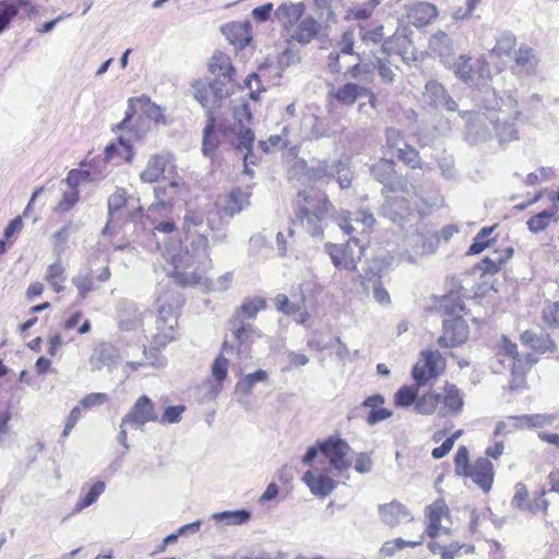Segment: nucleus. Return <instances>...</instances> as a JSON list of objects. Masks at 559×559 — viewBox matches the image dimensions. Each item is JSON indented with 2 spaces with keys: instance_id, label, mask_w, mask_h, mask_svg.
I'll return each instance as SVG.
<instances>
[{
  "instance_id": "nucleus-14",
  "label": "nucleus",
  "mask_w": 559,
  "mask_h": 559,
  "mask_svg": "<svg viewBox=\"0 0 559 559\" xmlns=\"http://www.w3.org/2000/svg\"><path fill=\"white\" fill-rule=\"evenodd\" d=\"M111 276L109 266H104L97 274L96 280L93 276V272L88 269H82L76 275L72 277V284L76 287L79 298L85 299L87 295L95 292L98 288L99 283L107 282Z\"/></svg>"
},
{
  "instance_id": "nucleus-13",
  "label": "nucleus",
  "mask_w": 559,
  "mask_h": 559,
  "mask_svg": "<svg viewBox=\"0 0 559 559\" xmlns=\"http://www.w3.org/2000/svg\"><path fill=\"white\" fill-rule=\"evenodd\" d=\"M158 415L150 397L142 395L136 400L131 411L122 418V425L130 424L134 428H142L146 423L157 421Z\"/></svg>"
},
{
  "instance_id": "nucleus-39",
  "label": "nucleus",
  "mask_w": 559,
  "mask_h": 559,
  "mask_svg": "<svg viewBox=\"0 0 559 559\" xmlns=\"http://www.w3.org/2000/svg\"><path fill=\"white\" fill-rule=\"evenodd\" d=\"M430 49L441 58L449 57L452 51V40L444 32H437L429 41Z\"/></svg>"
},
{
  "instance_id": "nucleus-27",
  "label": "nucleus",
  "mask_w": 559,
  "mask_h": 559,
  "mask_svg": "<svg viewBox=\"0 0 559 559\" xmlns=\"http://www.w3.org/2000/svg\"><path fill=\"white\" fill-rule=\"evenodd\" d=\"M335 222L347 235H350L354 231V227L352 222L356 224H361L364 229L371 227L376 219L369 211L360 210L354 214V217L349 216V213H341L334 217Z\"/></svg>"
},
{
  "instance_id": "nucleus-55",
  "label": "nucleus",
  "mask_w": 559,
  "mask_h": 559,
  "mask_svg": "<svg viewBox=\"0 0 559 559\" xmlns=\"http://www.w3.org/2000/svg\"><path fill=\"white\" fill-rule=\"evenodd\" d=\"M373 69L378 70V73L383 83L391 84L394 81L395 73L391 68V63L388 59L376 57L373 61Z\"/></svg>"
},
{
  "instance_id": "nucleus-4",
  "label": "nucleus",
  "mask_w": 559,
  "mask_h": 559,
  "mask_svg": "<svg viewBox=\"0 0 559 559\" xmlns=\"http://www.w3.org/2000/svg\"><path fill=\"white\" fill-rule=\"evenodd\" d=\"M441 307L453 318L443 320V334L438 338V344L441 347H455L468 337V326L461 317L465 311V305L451 293L444 297Z\"/></svg>"
},
{
  "instance_id": "nucleus-22",
  "label": "nucleus",
  "mask_w": 559,
  "mask_h": 559,
  "mask_svg": "<svg viewBox=\"0 0 559 559\" xmlns=\"http://www.w3.org/2000/svg\"><path fill=\"white\" fill-rule=\"evenodd\" d=\"M266 308V300L263 297H247L237 307L229 320L234 323L253 320L258 313Z\"/></svg>"
},
{
  "instance_id": "nucleus-12",
  "label": "nucleus",
  "mask_w": 559,
  "mask_h": 559,
  "mask_svg": "<svg viewBox=\"0 0 559 559\" xmlns=\"http://www.w3.org/2000/svg\"><path fill=\"white\" fill-rule=\"evenodd\" d=\"M128 110L126 111L123 120L117 124V130H123L128 127L133 115L136 110H141V112L154 122H165V117L163 114V109L151 102V98L146 95H141L140 97H131L128 100Z\"/></svg>"
},
{
  "instance_id": "nucleus-43",
  "label": "nucleus",
  "mask_w": 559,
  "mask_h": 559,
  "mask_svg": "<svg viewBox=\"0 0 559 559\" xmlns=\"http://www.w3.org/2000/svg\"><path fill=\"white\" fill-rule=\"evenodd\" d=\"M516 38L511 32H504L499 36L490 53L496 57L508 56L515 47Z\"/></svg>"
},
{
  "instance_id": "nucleus-53",
  "label": "nucleus",
  "mask_w": 559,
  "mask_h": 559,
  "mask_svg": "<svg viewBox=\"0 0 559 559\" xmlns=\"http://www.w3.org/2000/svg\"><path fill=\"white\" fill-rule=\"evenodd\" d=\"M455 474L459 476H467L471 469L469 454L466 447L461 445L454 456Z\"/></svg>"
},
{
  "instance_id": "nucleus-58",
  "label": "nucleus",
  "mask_w": 559,
  "mask_h": 559,
  "mask_svg": "<svg viewBox=\"0 0 559 559\" xmlns=\"http://www.w3.org/2000/svg\"><path fill=\"white\" fill-rule=\"evenodd\" d=\"M395 156L413 169L421 167L418 151L408 144Z\"/></svg>"
},
{
  "instance_id": "nucleus-59",
  "label": "nucleus",
  "mask_w": 559,
  "mask_h": 559,
  "mask_svg": "<svg viewBox=\"0 0 559 559\" xmlns=\"http://www.w3.org/2000/svg\"><path fill=\"white\" fill-rule=\"evenodd\" d=\"M186 411L185 405H175V406H167L162 415L160 418H158L157 421L159 424H176L181 420V416Z\"/></svg>"
},
{
  "instance_id": "nucleus-31",
  "label": "nucleus",
  "mask_w": 559,
  "mask_h": 559,
  "mask_svg": "<svg viewBox=\"0 0 559 559\" xmlns=\"http://www.w3.org/2000/svg\"><path fill=\"white\" fill-rule=\"evenodd\" d=\"M367 92V87L358 83L347 82L334 92V98L342 105L350 106L354 105L362 93Z\"/></svg>"
},
{
  "instance_id": "nucleus-57",
  "label": "nucleus",
  "mask_w": 559,
  "mask_h": 559,
  "mask_svg": "<svg viewBox=\"0 0 559 559\" xmlns=\"http://www.w3.org/2000/svg\"><path fill=\"white\" fill-rule=\"evenodd\" d=\"M79 201V191L76 189H67L62 193V199L56 205L57 213L70 211Z\"/></svg>"
},
{
  "instance_id": "nucleus-16",
  "label": "nucleus",
  "mask_w": 559,
  "mask_h": 559,
  "mask_svg": "<svg viewBox=\"0 0 559 559\" xmlns=\"http://www.w3.org/2000/svg\"><path fill=\"white\" fill-rule=\"evenodd\" d=\"M425 99L436 109L443 108L448 111H456L457 103L449 95L447 90L437 81H429L425 86Z\"/></svg>"
},
{
  "instance_id": "nucleus-45",
  "label": "nucleus",
  "mask_w": 559,
  "mask_h": 559,
  "mask_svg": "<svg viewBox=\"0 0 559 559\" xmlns=\"http://www.w3.org/2000/svg\"><path fill=\"white\" fill-rule=\"evenodd\" d=\"M385 143L388 151L393 155H397L407 145L402 132L396 128L385 130Z\"/></svg>"
},
{
  "instance_id": "nucleus-20",
  "label": "nucleus",
  "mask_w": 559,
  "mask_h": 559,
  "mask_svg": "<svg viewBox=\"0 0 559 559\" xmlns=\"http://www.w3.org/2000/svg\"><path fill=\"white\" fill-rule=\"evenodd\" d=\"M493 476V465L487 457L477 459L467 473V477H471L485 492L490 490Z\"/></svg>"
},
{
  "instance_id": "nucleus-33",
  "label": "nucleus",
  "mask_w": 559,
  "mask_h": 559,
  "mask_svg": "<svg viewBox=\"0 0 559 559\" xmlns=\"http://www.w3.org/2000/svg\"><path fill=\"white\" fill-rule=\"evenodd\" d=\"M437 15V7L427 1L416 3L409 11V17L416 26L429 24Z\"/></svg>"
},
{
  "instance_id": "nucleus-7",
  "label": "nucleus",
  "mask_w": 559,
  "mask_h": 559,
  "mask_svg": "<svg viewBox=\"0 0 559 559\" xmlns=\"http://www.w3.org/2000/svg\"><path fill=\"white\" fill-rule=\"evenodd\" d=\"M138 203V199L127 197L126 189L117 188L107 201L109 218L103 234L108 231L110 223L115 219H134L141 216L143 209Z\"/></svg>"
},
{
  "instance_id": "nucleus-6",
  "label": "nucleus",
  "mask_w": 559,
  "mask_h": 559,
  "mask_svg": "<svg viewBox=\"0 0 559 559\" xmlns=\"http://www.w3.org/2000/svg\"><path fill=\"white\" fill-rule=\"evenodd\" d=\"M193 88L195 99L206 109V114L212 112L214 115V111L221 108L222 100L233 93L234 84L214 79L207 83L197 82Z\"/></svg>"
},
{
  "instance_id": "nucleus-21",
  "label": "nucleus",
  "mask_w": 559,
  "mask_h": 559,
  "mask_svg": "<svg viewBox=\"0 0 559 559\" xmlns=\"http://www.w3.org/2000/svg\"><path fill=\"white\" fill-rule=\"evenodd\" d=\"M170 153H160L150 157L145 169L140 174L143 182L153 183L164 175L166 167L173 163Z\"/></svg>"
},
{
  "instance_id": "nucleus-29",
  "label": "nucleus",
  "mask_w": 559,
  "mask_h": 559,
  "mask_svg": "<svg viewBox=\"0 0 559 559\" xmlns=\"http://www.w3.org/2000/svg\"><path fill=\"white\" fill-rule=\"evenodd\" d=\"M411 46V39L406 34V28H397L392 35L386 36L382 44V52L390 56L404 55Z\"/></svg>"
},
{
  "instance_id": "nucleus-5",
  "label": "nucleus",
  "mask_w": 559,
  "mask_h": 559,
  "mask_svg": "<svg viewBox=\"0 0 559 559\" xmlns=\"http://www.w3.org/2000/svg\"><path fill=\"white\" fill-rule=\"evenodd\" d=\"M495 105H485L488 111H477L468 115L466 122V140L472 144L486 142L492 139L495 122L498 121L499 102L496 97V91L492 90Z\"/></svg>"
},
{
  "instance_id": "nucleus-47",
  "label": "nucleus",
  "mask_w": 559,
  "mask_h": 559,
  "mask_svg": "<svg viewBox=\"0 0 559 559\" xmlns=\"http://www.w3.org/2000/svg\"><path fill=\"white\" fill-rule=\"evenodd\" d=\"M267 379L266 371L260 369L252 373L245 376L236 385L238 391H241L243 394L249 395L251 393L252 388L258 382H263Z\"/></svg>"
},
{
  "instance_id": "nucleus-11",
  "label": "nucleus",
  "mask_w": 559,
  "mask_h": 559,
  "mask_svg": "<svg viewBox=\"0 0 559 559\" xmlns=\"http://www.w3.org/2000/svg\"><path fill=\"white\" fill-rule=\"evenodd\" d=\"M318 448L334 469L342 472L350 467L352 461L347 457L350 447L345 440L330 437L324 441H319Z\"/></svg>"
},
{
  "instance_id": "nucleus-30",
  "label": "nucleus",
  "mask_w": 559,
  "mask_h": 559,
  "mask_svg": "<svg viewBox=\"0 0 559 559\" xmlns=\"http://www.w3.org/2000/svg\"><path fill=\"white\" fill-rule=\"evenodd\" d=\"M250 197L249 191H243L240 188L233 189L222 212L229 217H234L250 205Z\"/></svg>"
},
{
  "instance_id": "nucleus-63",
  "label": "nucleus",
  "mask_w": 559,
  "mask_h": 559,
  "mask_svg": "<svg viewBox=\"0 0 559 559\" xmlns=\"http://www.w3.org/2000/svg\"><path fill=\"white\" fill-rule=\"evenodd\" d=\"M423 356V364H424V367L427 368L428 370V374L431 376V377H436L438 371H437V362L438 360L441 359V356L438 352H424L421 354Z\"/></svg>"
},
{
  "instance_id": "nucleus-3",
  "label": "nucleus",
  "mask_w": 559,
  "mask_h": 559,
  "mask_svg": "<svg viewBox=\"0 0 559 559\" xmlns=\"http://www.w3.org/2000/svg\"><path fill=\"white\" fill-rule=\"evenodd\" d=\"M156 305L157 317L152 338L157 347H165L175 338V329L178 325V309L182 305V298L177 292L169 290L157 298Z\"/></svg>"
},
{
  "instance_id": "nucleus-46",
  "label": "nucleus",
  "mask_w": 559,
  "mask_h": 559,
  "mask_svg": "<svg viewBox=\"0 0 559 559\" xmlns=\"http://www.w3.org/2000/svg\"><path fill=\"white\" fill-rule=\"evenodd\" d=\"M97 360L100 366H97L99 369L102 366H106L109 369L115 367L120 361V355L117 348L111 345H104L97 352Z\"/></svg>"
},
{
  "instance_id": "nucleus-15",
  "label": "nucleus",
  "mask_w": 559,
  "mask_h": 559,
  "mask_svg": "<svg viewBox=\"0 0 559 559\" xmlns=\"http://www.w3.org/2000/svg\"><path fill=\"white\" fill-rule=\"evenodd\" d=\"M228 329L233 335L235 342H237L238 355L247 354L251 343L255 338L262 337L261 331H259L250 322H237L234 323L231 320L228 321Z\"/></svg>"
},
{
  "instance_id": "nucleus-40",
  "label": "nucleus",
  "mask_w": 559,
  "mask_h": 559,
  "mask_svg": "<svg viewBox=\"0 0 559 559\" xmlns=\"http://www.w3.org/2000/svg\"><path fill=\"white\" fill-rule=\"evenodd\" d=\"M215 117L212 112L206 114V126L203 129L202 151L204 155H211L217 147V140L214 136Z\"/></svg>"
},
{
  "instance_id": "nucleus-56",
  "label": "nucleus",
  "mask_w": 559,
  "mask_h": 559,
  "mask_svg": "<svg viewBox=\"0 0 559 559\" xmlns=\"http://www.w3.org/2000/svg\"><path fill=\"white\" fill-rule=\"evenodd\" d=\"M543 321L551 329H559V302H547L543 309Z\"/></svg>"
},
{
  "instance_id": "nucleus-49",
  "label": "nucleus",
  "mask_w": 559,
  "mask_h": 559,
  "mask_svg": "<svg viewBox=\"0 0 559 559\" xmlns=\"http://www.w3.org/2000/svg\"><path fill=\"white\" fill-rule=\"evenodd\" d=\"M227 369L228 359L223 354H219L212 364V376L217 382L215 386L216 393L221 390V384L227 377Z\"/></svg>"
},
{
  "instance_id": "nucleus-48",
  "label": "nucleus",
  "mask_w": 559,
  "mask_h": 559,
  "mask_svg": "<svg viewBox=\"0 0 559 559\" xmlns=\"http://www.w3.org/2000/svg\"><path fill=\"white\" fill-rule=\"evenodd\" d=\"M254 141V133L250 128L239 129L235 146L237 150H246V154L243 156V162L247 164L248 156L251 154L252 145Z\"/></svg>"
},
{
  "instance_id": "nucleus-23",
  "label": "nucleus",
  "mask_w": 559,
  "mask_h": 559,
  "mask_svg": "<svg viewBox=\"0 0 559 559\" xmlns=\"http://www.w3.org/2000/svg\"><path fill=\"white\" fill-rule=\"evenodd\" d=\"M496 111L498 112V121L495 122L493 135L498 139L499 143L503 144L518 140L515 119L519 112H515L513 116H507L499 108Z\"/></svg>"
},
{
  "instance_id": "nucleus-60",
  "label": "nucleus",
  "mask_w": 559,
  "mask_h": 559,
  "mask_svg": "<svg viewBox=\"0 0 559 559\" xmlns=\"http://www.w3.org/2000/svg\"><path fill=\"white\" fill-rule=\"evenodd\" d=\"M360 38L361 40L369 45V44H378L385 40V34H384V26L378 25L373 29L365 31L364 28H360Z\"/></svg>"
},
{
  "instance_id": "nucleus-17",
  "label": "nucleus",
  "mask_w": 559,
  "mask_h": 559,
  "mask_svg": "<svg viewBox=\"0 0 559 559\" xmlns=\"http://www.w3.org/2000/svg\"><path fill=\"white\" fill-rule=\"evenodd\" d=\"M306 5L304 2H283L274 11L277 23L287 32L293 31L298 21L304 16Z\"/></svg>"
},
{
  "instance_id": "nucleus-41",
  "label": "nucleus",
  "mask_w": 559,
  "mask_h": 559,
  "mask_svg": "<svg viewBox=\"0 0 559 559\" xmlns=\"http://www.w3.org/2000/svg\"><path fill=\"white\" fill-rule=\"evenodd\" d=\"M556 212L552 210H545L536 215L532 216L527 221V228L530 231L537 234L539 231L545 230L549 225L551 221L556 222Z\"/></svg>"
},
{
  "instance_id": "nucleus-64",
  "label": "nucleus",
  "mask_w": 559,
  "mask_h": 559,
  "mask_svg": "<svg viewBox=\"0 0 559 559\" xmlns=\"http://www.w3.org/2000/svg\"><path fill=\"white\" fill-rule=\"evenodd\" d=\"M532 348L539 353L554 352L556 345L548 334H537Z\"/></svg>"
},
{
  "instance_id": "nucleus-9",
  "label": "nucleus",
  "mask_w": 559,
  "mask_h": 559,
  "mask_svg": "<svg viewBox=\"0 0 559 559\" xmlns=\"http://www.w3.org/2000/svg\"><path fill=\"white\" fill-rule=\"evenodd\" d=\"M306 175L313 181L321 180L324 177L335 178L341 189H348L352 186L349 168L342 160L319 162L316 166L308 168Z\"/></svg>"
},
{
  "instance_id": "nucleus-38",
  "label": "nucleus",
  "mask_w": 559,
  "mask_h": 559,
  "mask_svg": "<svg viewBox=\"0 0 559 559\" xmlns=\"http://www.w3.org/2000/svg\"><path fill=\"white\" fill-rule=\"evenodd\" d=\"M358 62L352 67H349L345 75H349L352 79L356 80L358 83H370L374 78L373 66L371 67L369 63H362L359 53H357Z\"/></svg>"
},
{
  "instance_id": "nucleus-50",
  "label": "nucleus",
  "mask_w": 559,
  "mask_h": 559,
  "mask_svg": "<svg viewBox=\"0 0 559 559\" xmlns=\"http://www.w3.org/2000/svg\"><path fill=\"white\" fill-rule=\"evenodd\" d=\"M418 391L412 386L404 385L397 390L394 395V402L396 406L407 407L412 404H416Z\"/></svg>"
},
{
  "instance_id": "nucleus-54",
  "label": "nucleus",
  "mask_w": 559,
  "mask_h": 559,
  "mask_svg": "<svg viewBox=\"0 0 559 559\" xmlns=\"http://www.w3.org/2000/svg\"><path fill=\"white\" fill-rule=\"evenodd\" d=\"M105 483L96 481L88 490V492L83 497V499L76 503L75 511H82L84 508L92 506L97 498L104 492Z\"/></svg>"
},
{
  "instance_id": "nucleus-44",
  "label": "nucleus",
  "mask_w": 559,
  "mask_h": 559,
  "mask_svg": "<svg viewBox=\"0 0 559 559\" xmlns=\"http://www.w3.org/2000/svg\"><path fill=\"white\" fill-rule=\"evenodd\" d=\"M451 68L453 69L455 76L463 81L464 83H469L472 81L474 68L471 63V58L461 55L453 62Z\"/></svg>"
},
{
  "instance_id": "nucleus-34",
  "label": "nucleus",
  "mask_w": 559,
  "mask_h": 559,
  "mask_svg": "<svg viewBox=\"0 0 559 559\" xmlns=\"http://www.w3.org/2000/svg\"><path fill=\"white\" fill-rule=\"evenodd\" d=\"M441 402H443L444 406L453 413H460L464 405L460 390L455 384L449 382L444 384L443 394H441Z\"/></svg>"
},
{
  "instance_id": "nucleus-42",
  "label": "nucleus",
  "mask_w": 559,
  "mask_h": 559,
  "mask_svg": "<svg viewBox=\"0 0 559 559\" xmlns=\"http://www.w3.org/2000/svg\"><path fill=\"white\" fill-rule=\"evenodd\" d=\"M439 403H441V394L429 392L417 399L415 408L419 414L430 415L436 411Z\"/></svg>"
},
{
  "instance_id": "nucleus-28",
  "label": "nucleus",
  "mask_w": 559,
  "mask_h": 559,
  "mask_svg": "<svg viewBox=\"0 0 559 559\" xmlns=\"http://www.w3.org/2000/svg\"><path fill=\"white\" fill-rule=\"evenodd\" d=\"M302 480L307 484L310 491L314 496L326 497L329 496L333 489L335 488V481L329 477L328 475L320 474L319 476H314L311 471H307Z\"/></svg>"
},
{
  "instance_id": "nucleus-61",
  "label": "nucleus",
  "mask_w": 559,
  "mask_h": 559,
  "mask_svg": "<svg viewBox=\"0 0 559 559\" xmlns=\"http://www.w3.org/2000/svg\"><path fill=\"white\" fill-rule=\"evenodd\" d=\"M499 356H504L509 359L508 367L513 370L515 367V361L518 358V345L515 343L510 342L507 337L503 336V343L498 353Z\"/></svg>"
},
{
  "instance_id": "nucleus-1",
  "label": "nucleus",
  "mask_w": 559,
  "mask_h": 559,
  "mask_svg": "<svg viewBox=\"0 0 559 559\" xmlns=\"http://www.w3.org/2000/svg\"><path fill=\"white\" fill-rule=\"evenodd\" d=\"M334 212V205L322 191L309 189L299 191L296 195L294 202L295 223L299 222L312 237L323 236L325 222L333 216Z\"/></svg>"
},
{
  "instance_id": "nucleus-19",
  "label": "nucleus",
  "mask_w": 559,
  "mask_h": 559,
  "mask_svg": "<svg viewBox=\"0 0 559 559\" xmlns=\"http://www.w3.org/2000/svg\"><path fill=\"white\" fill-rule=\"evenodd\" d=\"M378 512L381 521L391 527L399 525L403 521L413 520V516L406 506L396 500H393L390 503L379 504Z\"/></svg>"
},
{
  "instance_id": "nucleus-8",
  "label": "nucleus",
  "mask_w": 559,
  "mask_h": 559,
  "mask_svg": "<svg viewBox=\"0 0 559 559\" xmlns=\"http://www.w3.org/2000/svg\"><path fill=\"white\" fill-rule=\"evenodd\" d=\"M333 264L338 269L355 271L366 251V246L355 237L344 245H326Z\"/></svg>"
},
{
  "instance_id": "nucleus-10",
  "label": "nucleus",
  "mask_w": 559,
  "mask_h": 559,
  "mask_svg": "<svg viewBox=\"0 0 559 559\" xmlns=\"http://www.w3.org/2000/svg\"><path fill=\"white\" fill-rule=\"evenodd\" d=\"M369 170L372 177L383 186V191L397 192L405 190L407 181L404 177L397 176L393 160L381 158L371 165Z\"/></svg>"
},
{
  "instance_id": "nucleus-62",
  "label": "nucleus",
  "mask_w": 559,
  "mask_h": 559,
  "mask_svg": "<svg viewBox=\"0 0 559 559\" xmlns=\"http://www.w3.org/2000/svg\"><path fill=\"white\" fill-rule=\"evenodd\" d=\"M45 278L48 283L66 281V270L62 266L60 259L48 266Z\"/></svg>"
},
{
  "instance_id": "nucleus-25",
  "label": "nucleus",
  "mask_w": 559,
  "mask_h": 559,
  "mask_svg": "<svg viewBox=\"0 0 559 559\" xmlns=\"http://www.w3.org/2000/svg\"><path fill=\"white\" fill-rule=\"evenodd\" d=\"M209 70L216 76V80L234 84L235 69L231 64L230 58L226 53L215 51L210 60Z\"/></svg>"
},
{
  "instance_id": "nucleus-26",
  "label": "nucleus",
  "mask_w": 559,
  "mask_h": 559,
  "mask_svg": "<svg viewBox=\"0 0 559 559\" xmlns=\"http://www.w3.org/2000/svg\"><path fill=\"white\" fill-rule=\"evenodd\" d=\"M428 526L426 533L430 538H436L442 531L440 524L443 516L449 515V509L443 499H439L426 508Z\"/></svg>"
},
{
  "instance_id": "nucleus-35",
  "label": "nucleus",
  "mask_w": 559,
  "mask_h": 559,
  "mask_svg": "<svg viewBox=\"0 0 559 559\" xmlns=\"http://www.w3.org/2000/svg\"><path fill=\"white\" fill-rule=\"evenodd\" d=\"M514 60L516 67L525 74L533 73L538 64V58L528 46H521L515 53Z\"/></svg>"
},
{
  "instance_id": "nucleus-37",
  "label": "nucleus",
  "mask_w": 559,
  "mask_h": 559,
  "mask_svg": "<svg viewBox=\"0 0 559 559\" xmlns=\"http://www.w3.org/2000/svg\"><path fill=\"white\" fill-rule=\"evenodd\" d=\"M212 518L217 522H224L226 525H242L251 519V512L247 509L223 511L214 513Z\"/></svg>"
},
{
  "instance_id": "nucleus-2",
  "label": "nucleus",
  "mask_w": 559,
  "mask_h": 559,
  "mask_svg": "<svg viewBox=\"0 0 559 559\" xmlns=\"http://www.w3.org/2000/svg\"><path fill=\"white\" fill-rule=\"evenodd\" d=\"M210 248L207 237L198 234L193 237L190 249L187 248L183 253L173 255L174 265L173 276L175 281L183 286L202 285L205 283L204 272L194 264L210 263Z\"/></svg>"
},
{
  "instance_id": "nucleus-32",
  "label": "nucleus",
  "mask_w": 559,
  "mask_h": 559,
  "mask_svg": "<svg viewBox=\"0 0 559 559\" xmlns=\"http://www.w3.org/2000/svg\"><path fill=\"white\" fill-rule=\"evenodd\" d=\"M249 29V22L231 23L223 27V32L229 41L234 45H239L241 48L247 46L251 40Z\"/></svg>"
},
{
  "instance_id": "nucleus-52",
  "label": "nucleus",
  "mask_w": 559,
  "mask_h": 559,
  "mask_svg": "<svg viewBox=\"0 0 559 559\" xmlns=\"http://www.w3.org/2000/svg\"><path fill=\"white\" fill-rule=\"evenodd\" d=\"M493 231V227H484L479 230V233L474 237L473 243L469 246L467 253L468 254H478L483 252L488 246L489 240L487 237Z\"/></svg>"
},
{
  "instance_id": "nucleus-51",
  "label": "nucleus",
  "mask_w": 559,
  "mask_h": 559,
  "mask_svg": "<svg viewBox=\"0 0 559 559\" xmlns=\"http://www.w3.org/2000/svg\"><path fill=\"white\" fill-rule=\"evenodd\" d=\"M502 264L503 259L500 258L499 253L493 251L491 255L484 258L476 267L481 272V274H495L500 270Z\"/></svg>"
},
{
  "instance_id": "nucleus-24",
  "label": "nucleus",
  "mask_w": 559,
  "mask_h": 559,
  "mask_svg": "<svg viewBox=\"0 0 559 559\" xmlns=\"http://www.w3.org/2000/svg\"><path fill=\"white\" fill-rule=\"evenodd\" d=\"M143 312L139 309L136 304L123 300L119 304L118 308V322L122 330H135L142 323Z\"/></svg>"
},
{
  "instance_id": "nucleus-36",
  "label": "nucleus",
  "mask_w": 559,
  "mask_h": 559,
  "mask_svg": "<svg viewBox=\"0 0 559 559\" xmlns=\"http://www.w3.org/2000/svg\"><path fill=\"white\" fill-rule=\"evenodd\" d=\"M273 301L277 311L287 316H294L304 307L306 298L302 293L294 300H290L284 294H278Z\"/></svg>"
},
{
  "instance_id": "nucleus-18",
  "label": "nucleus",
  "mask_w": 559,
  "mask_h": 559,
  "mask_svg": "<svg viewBox=\"0 0 559 559\" xmlns=\"http://www.w3.org/2000/svg\"><path fill=\"white\" fill-rule=\"evenodd\" d=\"M322 24L318 22L313 16L307 15L301 17L296 26L293 28L290 34L292 38L301 45L311 43L314 38L321 37Z\"/></svg>"
}]
</instances>
